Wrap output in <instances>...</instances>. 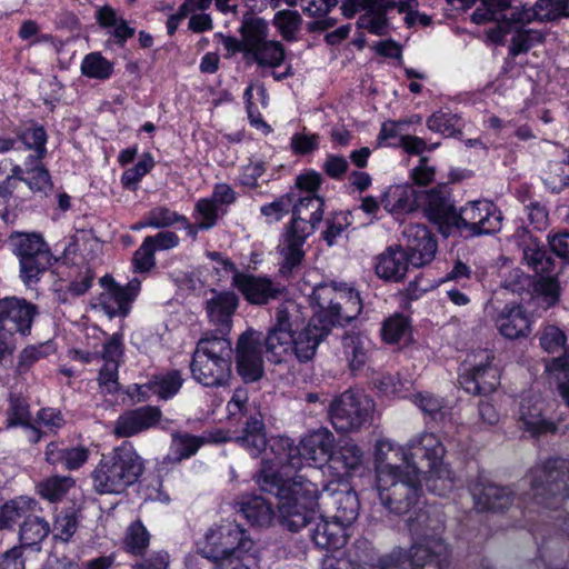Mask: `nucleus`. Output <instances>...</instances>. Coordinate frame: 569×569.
Returning a JSON list of instances; mask_svg holds the SVG:
<instances>
[{"instance_id":"nucleus-19","label":"nucleus","mask_w":569,"mask_h":569,"mask_svg":"<svg viewBox=\"0 0 569 569\" xmlns=\"http://www.w3.org/2000/svg\"><path fill=\"white\" fill-rule=\"evenodd\" d=\"M402 241L410 266L423 267L435 259L438 250L437 240L426 226L419 223L406 226Z\"/></svg>"},{"instance_id":"nucleus-43","label":"nucleus","mask_w":569,"mask_h":569,"mask_svg":"<svg viewBox=\"0 0 569 569\" xmlns=\"http://www.w3.org/2000/svg\"><path fill=\"white\" fill-rule=\"evenodd\" d=\"M96 19L100 27L109 29L120 42L131 38L134 33V30L128 26L126 20L109 6L99 8L96 12Z\"/></svg>"},{"instance_id":"nucleus-25","label":"nucleus","mask_w":569,"mask_h":569,"mask_svg":"<svg viewBox=\"0 0 569 569\" xmlns=\"http://www.w3.org/2000/svg\"><path fill=\"white\" fill-rule=\"evenodd\" d=\"M312 232V226L308 223L291 222L279 244L280 254L283 259L282 273L291 272L301 262L305 257L303 243Z\"/></svg>"},{"instance_id":"nucleus-58","label":"nucleus","mask_w":569,"mask_h":569,"mask_svg":"<svg viewBox=\"0 0 569 569\" xmlns=\"http://www.w3.org/2000/svg\"><path fill=\"white\" fill-rule=\"evenodd\" d=\"M20 138L28 149H32L36 152V154H31L28 158L42 159L44 157L47 153V133L42 127L32 126L27 128Z\"/></svg>"},{"instance_id":"nucleus-26","label":"nucleus","mask_w":569,"mask_h":569,"mask_svg":"<svg viewBox=\"0 0 569 569\" xmlns=\"http://www.w3.org/2000/svg\"><path fill=\"white\" fill-rule=\"evenodd\" d=\"M232 286L252 305H266L280 292V288L270 278L246 272H236Z\"/></svg>"},{"instance_id":"nucleus-45","label":"nucleus","mask_w":569,"mask_h":569,"mask_svg":"<svg viewBox=\"0 0 569 569\" xmlns=\"http://www.w3.org/2000/svg\"><path fill=\"white\" fill-rule=\"evenodd\" d=\"M50 530V525L46 519L29 516L20 527L21 545L19 547L26 549L27 547L39 546L48 537Z\"/></svg>"},{"instance_id":"nucleus-55","label":"nucleus","mask_w":569,"mask_h":569,"mask_svg":"<svg viewBox=\"0 0 569 569\" xmlns=\"http://www.w3.org/2000/svg\"><path fill=\"white\" fill-rule=\"evenodd\" d=\"M543 181L552 192H560L569 186V160L551 161Z\"/></svg>"},{"instance_id":"nucleus-51","label":"nucleus","mask_w":569,"mask_h":569,"mask_svg":"<svg viewBox=\"0 0 569 569\" xmlns=\"http://www.w3.org/2000/svg\"><path fill=\"white\" fill-rule=\"evenodd\" d=\"M412 401L425 415H428L435 421H443L450 412V408L443 399L429 392H420L413 396Z\"/></svg>"},{"instance_id":"nucleus-46","label":"nucleus","mask_w":569,"mask_h":569,"mask_svg":"<svg viewBox=\"0 0 569 569\" xmlns=\"http://www.w3.org/2000/svg\"><path fill=\"white\" fill-rule=\"evenodd\" d=\"M214 569H260L254 542L216 562Z\"/></svg>"},{"instance_id":"nucleus-23","label":"nucleus","mask_w":569,"mask_h":569,"mask_svg":"<svg viewBox=\"0 0 569 569\" xmlns=\"http://www.w3.org/2000/svg\"><path fill=\"white\" fill-rule=\"evenodd\" d=\"M183 379L178 370L158 373L151 377L146 383L133 385L129 388V396L138 401H147L152 396L161 400L174 397L181 389Z\"/></svg>"},{"instance_id":"nucleus-31","label":"nucleus","mask_w":569,"mask_h":569,"mask_svg":"<svg viewBox=\"0 0 569 569\" xmlns=\"http://www.w3.org/2000/svg\"><path fill=\"white\" fill-rule=\"evenodd\" d=\"M569 17V0H538L535 6H521L511 12V20L522 26L532 21H552Z\"/></svg>"},{"instance_id":"nucleus-27","label":"nucleus","mask_w":569,"mask_h":569,"mask_svg":"<svg viewBox=\"0 0 569 569\" xmlns=\"http://www.w3.org/2000/svg\"><path fill=\"white\" fill-rule=\"evenodd\" d=\"M419 193L409 182L388 186L380 196L383 209L396 219L413 212L418 206Z\"/></svg>"},{"instance_id":"nucleus-48","label":"nucleus","mask_w":569,"mask_h":569,"mask_svg":"<svg viewBox=\"0 0 569 569\" xmlns=\"http://www.w3.org/2000/svg\"><path fill=\"white\" fill-rule=\"evenodd\" d=\"M206 441L207 439L202 436H193L187 432L173 433L170 455L177 461L188 459L196 455Z\"/></svg>"},{"instance_id":"nucleus-20","label":"nucleus","mask_w":569,"mask_h":569,"mask_svg":"<svg viewBox=\"0 0 569 569\" xmlns=\"http://www.w3.org/2000/svg\"><path fill=\"white\" fill-rule=\"evenodd\" d=\"M319 499H322L325 505H332L336 509L333 519L348 527L358 518L360 509L358 496L346 481L329 482L323 487L322 493L319 492Z\"/></svg>"},{"instance_id":"nucleus-28","label":"nucleus","mask_w":569,"mask_h":569,"mask_svg":"<svg viewBox=\"0 0 569 569\" xmlns=\"http://www.w3.org/2000/svg\"><path fill=\"white\" fill-rule=\"evenodd\" d=\"M141 280L131 279L126 287L110 283L103 292L100 293L99 303L110 317L127 316L131 303L140 291Z\"/></svg>"},{"instance_id":"nucleus-29","label":"nucleus","mask_w":569,"mask_h":569,"mask_svg":"<svg viewBox=\"0 0 569 569\" xmlns=\"http://www.w3.org/2000/svg\"><path fill=\"white\" fill-rule=\"evenodd\" d=\"M161 411L154 406H144L127 410L116 421L114 433L118 437H132L156 427L161 419Z\"/></svg>"},{"instance_id":"nucleus-35","label":"nucleus","mask_w":569,"mask_h":569,"mask_svg":"<svg viewBox=\"0 0 569 569\" xmlns=\"http://www.w3.org/2000/svg\"><path fill=\"white\" fill-rule=\"evenodd\" d=\"M470 491L479 510H502L513 501V491L509 487H499L483 479L472 485Z\"/></svg>"},{"instance_id":"nucleus-2","label":"nucleus","mask_w":569,"mask_h":569,"mask_svg":"<svg viewBox=\"0 0 569 569\" xmlns=\"http://www.w3.org/2000/svg\"><path fill=\"white\" fill-rule=\"evenodd\" d=\"M333 442V435L326 428L310 432L299 446L288 437L268 439L257 483L261 490L278 497L280 522L291 531L305 528L319 507L317 485L293 472L305 466L318 468L329 462Z\"/></svg>"},{"instance_id":"nucleus-14","label":"nucleus","mask_w":569,"mask_h":569,"mask_svg":"<svg viewBox=\"0 0 569 569\" xmlns=\"http://www.w3.org/2000/svg\"><path fill=\"white\" fill-rule=\"evenodd\" d=\"M229 417L248 416L243 433L236 438V442L244 448L252 457H257L266 449L268 439L264 431V422L259 411H252L248 405V391L238 388L227 403Z\"/></svg>"},{"instance_id":"nucleus-63","label":"nucleus","mask_w":569,"mask_h":569,"mask_svg":"<svg viewBox=\"0 0 569 569\" xmlns=\"http://www.w3.org/2000/svg\"><path fill=\"white\" fill-rule=\"evenodd\" d=\"M292 200L291 193H287L273 202L262 206L261 213L266 216L270 222L279 221L291 211Z\"/></svg>"},{"instance_id":"nucleus-53","label":"nucleus","mask_w":569,"mask_h":569,"mask_svg":"<svg viewBox=\"0 0 569 569\" xmlns=\"http://www.w3.org/2000/svg\"><path fill=\"white\" fill-rule=\"evenodd\" d=\"M226 210H220L219 207L212 202L208 197L200 198L192 212L194 221L199 222V226L203 229H212L219 218L224 214Z\"/></svg>"},{"instance_id":"nucleus-47","label":"nucleus","mask_w":569,"mask_h":569,"mask_svg":"<svg viewBox=\"0 0 569 569\" xmlns=\"http://www.w3.org/2000/svg\"><path fill=\"white\" fill-rule=\"evenodd\" d=\"M381 337L386 343L407 342L411 337V325L403 315H393L386 319L381 327Z\"/></svg>"},{"instance_id":"nucleus-61","label":"nucleus","mask_w":569,"mask_h":569,"mask_svg":"<svg viewBox=\"0 0 569 569\" xmlns=\"http://www.w3.org/2000/svg\"><path fill=\"white\" fill-rule=\"evenodd\" d=\"M405 121H386L382 123L378 134V143L386 147H399L400 140L406 137L402 133Z\"/></svg>"},{"instance_id":"nucleus-50","label":"nucleus","mask_w":569,"mask_h":569,"mask_svg":"<svg viewBox=\"0 0 569 569\" xmlns=\"http://www.w3.org/2000/svg\"><path fill=\"white\" fill-rule=\"evenodd\" d=\"M154 164V158L150 152L142 153L134 166L123 171L120 179L122 187L132 191L137 190L142 178L153 169Z\"/></svg>"},{"instance_id":"nucleus-6","label":"nucleus","mask_w":569,"mask_h":569,"mask_svg":"<svg viewBox=\"0 0 569 569\" xmlns=\"http://www.w3.org/2000/svg\"><path fill=\"white\" fill-rule=\"evenodd\" d=\"M231 342L224 337H203L190 365L192 378L204 387L224 386L231 376Z\"/></svg>"},{"instance_id":"nucleus-17","label":"nucleus","mask_w":569,"mask_h":569,"mask_svg":"<svg viewBox=\"0 0 569 569\" xmlns=\"http://www.w3.org/2000/svg\"><path fill=\"white\" fill-rule=\"evenodd\" d=\"M516 8L518 7H512L510 0H481L480 6L472 12L471 20L477 24L496 21L497 27L489 29L487 36L492 42L500 43L512 28L522 26L511 20V12Z\"/></svg>"},{"instance_id":"nucleus-37","label":"nucleus","mask_w":569,"mask_h":569,"mask_svg":"<svg viewBox=\"0 0 569 569\" xmlns=\"http://www.w3.org/2000/svg\"><path fill=\"white\" fill-rule=\"evenodd\" d=\"M410 264L405 249L388 248L377 257L376 273L379 278L398 282L402 280Z\"/></svg>"},{"instance_id":"nucleus-40","label":"nucleus","mask_w":569,"mask_h":569,"mask_svg":"<svg viewBox=\"0 0 569 569\" xmlns=\"http://www.w3.org/2000/svg\"><path fill=\"white\" fill-rule=\"evenodd\" d=\"M293 200L291 204L292 221L305 222L312 226L319 223L322 219V200L317 194L303 196L300 193H291Z\"/></svg>"},{"instance_id":"nucleus-38","label":"nucleus","mask_w":569,"mask_h":569,"mask_svg":"<svg viewBox=\"0 0 569 569\" xmlns=\"http://www.w3.org/2000/svg\"><path fill=\"white\" fill-rule=\"evenodd\" d=\"M89 449L83 446L63 447L58 442H51L46 448V460L48 463L61 465L67 470H78L89 459Z\"/></svg>"},{"instance_id":"nucleus-32","label":"nucleus","mask_w":569,"mask_h":569,"mask_svg":"<svg viewBox=\"0 0 569 569\" xmlns=\"http://www.w3.org/2000/svg\"><path fill=\"white\" fill-rule=\"evenodd\" d=\"M234 509L254 528H268L276 518L272 503L258 495H242L234 502Z\"/></svg>"},{"instance_id":"nucleus-36","label":"nucleus","mask_w":569,"mask_h":569,"mask_svg":"<svg viewBox=\"0 0 569 569\" xmlns=\"http://www.w3.org/2000/svg\"><path fill=\"white\" fill-rule=\"evenodd\" d=\"M363 467V451L351 441H343L331 451L329 468L336 470L337 478L351 476Z\"/></svg>"},{"instance_id":"nucleus-30","label":"nucleus","mask_w":569,"mask_h":569,"mask_svg":"<svg viewBox=\"0 0 569 569\" xmlns=\"http://www.w3.org/2000/svg\"><path fill=\"white\" fill-rule=\"evenodd\" d=\"M533 320L520 305H506L495 317L499 333L507 339L528 337L532 331Z\"/></svg>"},{"instance_id":"nucleus-7","label":"nucleus","mask_w":569,"mask_h":569,"mask_svg":"<svg viewBox=\"0 0 569 569\" xmlns=\"http://www.w3.org/2000/svg\"><path fill=\"white\" fill-rule=\"evenodd\" d=\"M310 303L330 329L357 318L362 311L359 292L346 282L320 283L312 289Z\"/></svg>"},{"instance_id":"nucleus-54","label":"nucleus","mask_w":569,"mask_h":569,"mask_svg":"<svg viewBox=\"0 0 569 569\" xmlns=\"http://www.w3.org/2000/svg\"><path fill=\"white\" fill-rule=\"evenodd\" d=\"M150 535L141 521L131 523L124 537V548L134 556H141L148 548Z\"/></svg>"},{"instance_id":"nucleus-13","label":"nucleus","mask_w":569,"mask_h":569,"mask_svg":"<svg viewBox=\"0 0 569 569\" xmlns=\"http://www.w3.org/2000/svg\"><path fill=\"white\" fill-rule=\"evenodd\" d=\"M10 246L20 261V274L26 284L37 281L39 276L51 263V253L37 233H14L10 237Z\"/></svg>"},{"instance_id":"nucleus-18","label":"nucleus","mask_w":569,"mask_h":569,"mask_svg":"<svg viewBox=\"0 0 569 569\" xmlns=\"http://www.w3.org/2000/svg\"><path fill=\"white\" fill-rule=\"evenodd\" d=\"M92 337L101 341L100 357L103 366L100 369L99 382L108 392H114L118 388V368L123 353L122 335L113 333L106 338V333L98 328H91Z\"/></svg>"},{"instance_id":"nucleus-9","label":"nucleus","mask_w":569,"mask_h":569,"mask_svg":"<svg viewBox=\"0 0 569 569\" xmlns=\"http://www.w3.org/2000/svg\"><path fill=\"white\" fill-rule=\"evenodd\" d=\"M397 7L399 13H405V21L412 26L417 19V0H345L342 11L346 17H352L356 12L363 10L357 24L372 34L385 36L389 26L386 18L387 10Z\"/></svg>"},{"instance_id":"nucleus-57","label":"nucleus","mask_w":569,"mask_h":569,"mask_svg":"<svg viewBox=\"0 0 569 569\" xmlns=\"http://www.w3.org/2000/svg\"><path fill=\"white\" fill-rule=\"evenodd\" d=\"M179 220H184V216L166 206H157L147 212V222L144 226H150V228L154 229H162L178 223Z\"/></svg>"},{"instance_id":"nucleus-44","label":"nucleus","mask_w":569,"mask_h":569,"mask_svg":"<svg viewBox=\"0 0 569 569\" xmlns=\"http://www.w3.org/2000/svg\"><path fill=\"white\" fill-rule=\"evenodd\" d=\"M76 487V480L70 476H52L37 485V493L50 501L62 500L71 489Z\"/></svg>"},{"instance_id":"nucleus-42","label":"nucleus","mask_w":569,"mask_h":569,"mask_svg":"<svg viewBox=\"0 0 569 569\" xmlns=\"http://www.w3.org/2000/svg\"><path fill=\"white\" fill-rule=\"evenodd\" d=\"M81 74L88 79L97 81H106L110 79L114 72V64L102 56L101 52L94 51L87 53L80 63Z\"/></svg>"},{"instance_id":"nucleus-15","label":"nucleus","mask_w":569,"mask_h":569,"mask_svg":"<svg viewBox=\"0 0 569 569\" xmlns=\"http://www.w3.org/2000/svg\"><path fill=\"white\" fill-rule=\"evenodd\" d=\"M243 50L259 66L278 67L284 59V49L276 40H268V24L260 18L247 20L241 28Z\"/></svg>"},{"instance_id":"nucleus-64","label":"nucleus","mask_w":569,"mask_h":569,"mask_svg":"<svg viewBox=\"0 0 569 569\" xmlns=\"http://www.w3.org/2000/svg\"><path fill=\"white\" fill-rule=\"evenodd\" d=\"M536 291L545 309L555 306L559 299V284L552 278H542L538 281Z\"/></svg>"},{"instance_id":"nucleus-49","label":"nucleus","mask_w":569,"mask_h":569,"mask_svg":"<svg viewBox=\"0 0 569 569\" xmlns=\"http://www.w3.org/2000/svg\"><path fill=\"white\" fill-rule=\"evenodd\" d=\"M427 127L447 137H452L461 131L462 119L450 110H439L427 120Z\"/></svg>"},{"instance_id":"nucleus-3","label":"nucleus","mask_w":569,"mask_h":569,"mask_svg":"<svg viewBox=\"0 0 569 569\" xmlns=\"http://www.w3.org/2000/svg\"><path fill=\"white\" fill-rule=\"evenodd\" d=\"M308 316V308L296 300L281 302L276 311V322L268 331L266 348L273 362H281L293 355L300 362L311 360L320 342L328 336L321 313L315 311L308 325L299 330Z\"/></svg>"},{"instance_id":"nucleus-5","label":"nucleus","mask_w":569,"mask_h":569,"mask_svg":"<svg viewBox=\"0 0 569 569\" xmlns=\"http://www.w3.org/2000/svg\"><path fill=\"white\" fill-rule=\"evenodd\" d=\"M429 216L439 223L456 227L470 236L489 234L500 230L502 214L492 201L476 200L466 203L459 212L446 201L430 207Z\"/></svg>"},{"instance_id":"nucleus-52","label":"nucleus","mask_w":569,"mask_h":569,"mask_svg":"<svg viewBox=\"0 0 569 569\" xmlns=\"http://www.w3.org/2000/svg\"><path fill=\"white\" fill-rule=\"evenodd\" d=\"M302 18L298 11L281 10L273 17V24L286 41H296Z\"/></svg>"},{"instance_id":"nucleus-41","label":"nucleus","mask_w":569,"mask_h":569,"mask_svg":"<svg viewBox=\"0 0 569 569\" xmlns=\"http://www.w3.org/2000/svg\"><path fill=\"white\" fill-rule=\"evenodd\" d=\"M38 502L28 496H19L0 507V530L13 529L21 519H27L36 510Z\"/></svg>"},{"instance_id":"nucleus-56","label":"nucleus","mask_w":569,"mask_h":569,"mask_svg":"<svg viewBox=\"0 0 569 569\" xmlns=\"http://www.w3.org/2000/svg\"><path fill=\"white\" fill-rule=\"evenodd\" d=\"M30 421L32 419L27 400L20 397H10L7 410V428L29 426Z\"/></svg>"},{"instance_id":"nucleus-8","label":"nucleus","mask_w":569,"mask_h":569,"mask_svg":"<svg viewBox=\"0 0 569 569\" xmlns=\"http://www.w3.org/2000/svg\"><path fill=\"white\" fill-rule=\"evenodd\" d=\"M532 503L546 508H557L569 497V462L552 459L530 470Z\"/></svg>"},{"instance_id":"nucleus-16","label":"nucleus","mask_w":569,"mask_h":569,"mask_svg":"<svg viewBox=\"0 0 569 569\" xmlns=\"http://www.w3.org/2000/svg\"><path fill=\"white\" fill-rule=\"evenodd\" d=\"M491 355L482 351L465 361L459 375V383L466 392L488 395L496 390L499 385V373L491 365Z\"/></svg>"},{"instance_id":"nucleus-21","label":"nucleus","mask_w":569,"mask_h":569,"mask_svg":"<svg viewBox=\"0 0 569 569\" xmlns=\"http://www.w3.org/2000/svg\"><path fill=\"white\" fill-rule=\"evenodd\" d=\"M237 370L247 382L259 380L263 375L260 341L254 331L244 332L237 343Z\"/></svg>"},{"instance_id":"nucleus-34","label":"nucleus","mask_w":569,"mask_h":569,"mask_svg":"<svg viewBox=\"0 0 569 569\" xmlns=\"http://www.w3.org/2000/svg\"><path fill=\"white\" fill-rule=\"evenodd\" d=\"M41 160L39 158H27L24 168L16 164L7 178V184L13 186L16 181H23L32 192H47L50 190V174Z\"/></svg>"},{"instance_id":"nucleus-62","label":"nucleus","mask_w":569,"mask_h":569,"mask_svg":"<svg viewBox=\"0 0 569 569\" xmlns=\"http://www.w3.org/2000/svg\"><path fill=\"white\" fill-rule=\"evenodd\" d=\"M566 343L565 332L553 325H548L542 329L540 345L549 353L557 352Z\"/></svg>"},{"instance_id":"nucleus-4","label":"nucleus","mask_w":569,"mask_h":569,"mask_svg":"<svg viewBox=\"0 0 569 569\" xmlns=\"http://www.w3.org/2000/svg\"><path fill=\"white\" fill-rule=\"evenodd\" d=\"M144 470L142 458L124 441L101 459L91 472L92 486L100 495H119L138 481Z\"/></svg>"},{"instance_id":"nucleus-1","label":"nucleus","mask_w":569,"mask_h":569,"mask_svg":"<svg viewBox=\"0 0 569 569\" xmlns=\"http://www.w3.org/2000/svg\"><path fill=\"white\" fill-rule=\"evenodd\" d=\"M445 446L432 432L412 437L406 445L381 438L376 441L373 462L376 489L390 513H409L406 522L412 537L409 552L396 549L379 561V569H445L450 551L441 538L442 520L420 501L421 472L415 458L427 462V489L446 496L455 487L451 470L443 463Z\"/></svg>"},{"instance_id":"nucleus-22","label":"nucleus","mask_w":569,"mask_h":569,"mask_svg":"<svg viewBox=\"0 0 569 569\" xmlns=\"http://www.w3.org/2000/svg\"><path fill=\"white\" fill-rule=\"evenodd\" d=\"M36 313V306L24 299L10 297L0 300V327L9 335L29 332Z\"/></svg>"},{"instance_id":"nucleus-59","label":"nucleus","mask_w":569,"mask_h":569,"mask_svg":"<svg viewBox=\"0 0 569 569\" xmlns=\"http://www.w3.org/2000/svg\"><path fill=\"white\" fill-rule=\"evenodd\" d=\"M77 517L71 510L61 511L53 523V537L61 541H69L77 530Z\"/></svg>"},{"instance_id":"nucleus-12","label":"nucleus","mask_w":569,"mask_h":569,"mask_svg":"<svg viewBox=\"0 0 569 569\" xmlns=\"http://www.w3.org/2000/svg\"><path fill=\"white\" fill-rule=\"evenodd\" d=\"M349 527L341 521L321 517L312 531V540L319 548L333 550L322 559L321 569H363L339 548L347 541Z\"/></svg>"},{"instance_id":"nucleus-24","label":"nucleus","mask_w":569,"mask_h":569,"mask_svg":"<svg viewBox=\"0 0 569 569\" xmlns=\"http://www.w3.org/2000/svg\"><path fill=\"white\" fill-rule=\"evenodd\" d=\"M239 306V299L232 291H212L206 301L209 323L221 335H228L232 328V318Z\"/></svg>"},{"instance_id":"nucleus-39","label":"nucleus","mask_w":569,"mask_h":569,"mask_svg":"<svg viewBox=\"0 0 569 569\" xmlns=\"http://www.w3.org/2000/svg\"><path fill=\"white\" fill-rule=\"evenodd\" d=\"M343 355L352 371L360 370L370 360L371 341L359 332H349L342 339Z\"/></svg>"},{"instance_id":"nucleus-10","label":"nucleus","mask_w":569,"mask_h":569,"mask_svg":"<svg viewBox=\"0 0 569 569\" xmlns=\"http://www.w3.org/2000/svg\"><path fill=\"white\" fill-rule=\"evenodd\" d=\"M252 542L250 535L241 526L223 522L210 527L196 547L199 555L216 563Z\"/></svg>"},{"instance_id":"nucleus-11","label":"nucleus","mask_w":569,"mask_h":569,"mask_svg":"<svg viewBox=\"0 0 569 569\" xmlns=\"http://www.w3.org/2000/svg\"><path fill=\"white\" fill-rule=\"evenodd\" d=\"M375 403L361 390H348L335 399L329 408L336 430L349 432L360 429L371 420Z\"/></svg>"},{"instance_id":"nucleus-33","label":"nucleus","mask_w":569,"mask_h":569,"mask_svg":"<svg viewBox=\"0 0 569 569\" xmlns=\"http://www.w3.org/2000/svg\"><path fill=\"white\" fill-rule=\"evenodd\" d=\"M543 401L539 396L527 393L521 397L519 422L532 436L553 432L556 426L542 416Z\"/></svg>"},{"instance_id":"nucleus-60","label":"nucleus","mask_w":569,"mask_h":569,"mask_svg":"<svg viewBox=\"0 0 569 569\" xmlns=\"http://www.w3.org/2000/svg\"><path fill=\"white\" fill-rule=\"evenodd\" d=\"M351 224V213L340 211L327 220V228L323 231V239L329 244L336 243L338 237Z\"/></svg>"}]
</instances>
